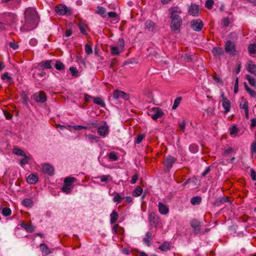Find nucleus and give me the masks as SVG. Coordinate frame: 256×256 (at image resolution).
<instances>
[{
    "instance_id": "obj_28",
    "label": "nucleus",
    "mask_w": 256,
    "mask_h": 256,
    "mask_svg": "<svg viewBox=\"0 0 256 256\" xmlns=\"http://www.w3.org/2000/svg\"><path fill=\"white\" fill-rule=\"evenodd\" d=\"M152 236V234L150 232H147L146 233L145 237L144 238V242L146 246H150L151 242V238Z\"/></svg>"
},
{
    "instance_id": "obj_34",
    "label": "nucleus",
    "mask_w": 256,
    "mask_h": 256,
    "mask_svg": "<svg viewBox=\"0 0 256 256\" xmlns=\"http://www.w3.org/2000/svg\"><path fill=\"white\" fill-rule=\"evenodd\" d=\"M229 130L230 134L232 137H235L239 131V129L236 126H234L230 128Z\"/></svg>"
},
{
    "instance_id": "obj_16",
    "label": "nucleus",
    "mask_w": 256,
    "mask_h": 256,
    "mask_svg": "<svg viewBox=\"0 0 256 256\" xmlns=\"http://www.w3.org/2000/svg\"><path fill=\"white\" fill-rule=\"evenodd\" d=\"M42 172L50 176H52L54 174V168L48 164H45L42 166Z\"/></svg>"
},
{
    "instance_id": "obj_11",
    "label": "nucleus",
    "mask_w": 256,
    "mask_h": 256,
    "mask_svg": "<svg viewBox=\"0 0 256 256\" xmlns=\"http://www.w3.org/2000/svg\"><path fill=\"white\" fill-rule=\"evenodd\" d=\"M34 100L38 102L43 103L47 100L46 92L44 91H40L34 94Z\"/></svg>"
},
{
    "instance_id": "obj_57",
    "label": "nucleus",
    "mask_w": 256,
    "mask_h": 256,
    "mask_svg": "<svg viewBox=\"0 0 256 256\" xmlns=\"http://www.w3.org/2000/svg\"><path fill=\"white\" fill-rule=\"evenodd\" d=\"M107 16L109 18H114L116 17L117 14L116 12H110L107 14Z\"/></svg>"
},
{
    "instance_id": "obj_5",
    "label": "nucleus",
    "mask_w": 256,
    "mask_h": 256,
    "mask_svg": "<svg viewBox=\"0 0 256 256\" xmlns=\"http://www.w3.org/2000/svg\"><path fill=\"white\" fill-rule=\"evenodd\" d=\"M148 114L154 120L161 118L164 114L163 111L158 108H152L150 109Z\"/></svg>"
},
{
    "instance_id": "obj_7",
    "label": "nucleus",
    "mask_w": 256,
    "mask_h": 256,
    "mask_svg": "<svg viewBox=\"0 0 256 256\" xmlns=\"http://www.w3.org/2000/svg\"><path fill=\"white\" fill-rule=\"evenodd\" d=\"M4 19L6 24L12 25L16 22L17 20V16L14 13L8 12L4 14Z\"/></svg>"
},
{
    "instance_id": "obj_6",
    "label": "nucleus",
    "mask_w": 256,
    "mask_h": 256,
    "mask_svg": "<svg viewBox=\"0 0 256 256\" xmlns=\"http://www.w3.org/2000/svg\"><path fill=\"white\" fill-rule=\"evenodd\" d=\"M109 132V127L105 121H102L98 128V134L102 137H105Z\"/></svg>"
},
{
    "instance_id": "obj_3",
    "label": "nucleus",
    "mask_w": 256,
    "mask_h": 256,
    "mask_svg": "<svg viewBox=\"0 0 256 256\" xmlns=\"http://www.w3.org/2000/svg\"><path fill=\"white\" fill-rule=\"evenodd\" d=\"M182 18L171 19L170 30L174 34L180 32V28L182 24Z\"/></svg>"
},
{
    "instance_id": "obj_18",
    "label": "nucleus",
    "mask_w": 256,
    "mask_h": 256,
    "mask_svg": "<svg viewBox=\"0 0 256 256\" xmlns=\"http://www.w3.org/2000/svg\"><path fill=\"white\" fill-rule=\"evenodd\" d=\"M221 96L222 98V105L226 113L228 112L230 110V100L224 97V94H222Z\"/></svg>"
},
{
    "instance_id": "obj_47",
    "label": "nucleus",
    "mask_w": 256,
    "mask_h": 256,
    "mask_svg": "<svg viewBox=\"0 0 256 256\" xmlns=\"http://www.w3.org/2000/svg\"><path fill=\"white\" fill-rule=\"evenodd\" d=\"M152 218L154 219V223L156 224L158 222L159 218L154 213H152L151 214H150L149 218L150 221H152Z\"/></svg>"
},
{
    "instance_id": "obj_39",
    "label": "nucleus",
    "mask_w": 256,
    "mask_h": 256,
    "mask_svg": "<svg viewBox=\"0 0 256 256\" xmlns=\"http://www.w3.org/2000/svg\"><path fill=\"white\" fill-rule=\"evenodd\" d=\"M246 78L248 81L249 84L252 86H256V81L254 78L250 76L247 74L246 75Z\"/></svg>"
},
{
    "instance_id": "obj_46",
    "label": "nucleus",
    "mask_w": 256,
    "mask_h": 256,
    "mask_svg": "<svg viewBox=\"0 0 256 256\" xmlns=\"http://www.w3.org/2000/svg\"><path fill=\"white\" fill-rule=\"evenodd\" d=\"M13 152L16 155L22 156L26 154L24 150L19 148H14L13 150Z\"/></svg>"
},
{
    "instance_id": "obj_32",
    "label": "nucleus",
    "mask_w": 256,
    "mask_h": 256,
    "mask_svg": "<svg viewBox=\"0 0 256 256\" xmlns=\"http://www.w3.org/2000/svg\"><path fill=\"white\" fill-rule=\"evenodd\" d=\"M124 232V228H122L120 227L118 224H115L112 228V232L114 234H122Z\"/></svg>"
},
{
    "instance_id": "obj_49",
    "label": "nucleus",
    "mask_w": 256,
    "mask_h": 256,
    "mask_svg": "<svg viewBox=\"0 0 256 256\" xmlns=\"http://www.w3.org/2000/svg\"><path fill=\"white\" fill-rule=\"evenodd\" d=\"M85 52L87 54H90L92 53V46L88 44H86L84 46Z\"/></svg>"
},
{
    "instance_id": "obj_40",
    "label": "nucleus",
    "mask_w": 256,
    "mask_h": 256,
    "mask_svg": "<svg viewBox=\"0 0 256 256\" xmlns=\"http://www.w3.org/2000/svg\"><path fill=\"white\" fill-rule=\"evenodd\" d=\"M55 68L56 70L62 71L64 69V65L60 61L57 60L55 64Z\"/></svg>"
},
{
    "instance_id": "obj_21",
    "label": "nucleus",
    "mask_w": 256,
    "mask_h": 256,
    "mask_svg": "<svg viewBox=\"0 0 256 256\" xmlns=\"http://www.w3.org/2000/svg\"><path fill=\"white\" fill-rule=\"evenodd\" d=\"M212 53L214 56H220L224 54L222 48L220 47H214L212 50Z\"/></svg>"
},
{
    "instance_id": "obj_61",
    "label": "nucleus",
    "mask_w": 256,
    "mask_h": 256,
    "mask_svg": "<svg viewBox=\"0 0 256 256\" xmlns=\"http://www.w3.org/2000/svg\"><path fill=\"white\" fill-rule=\"evenodd\" d=\"M138 179V176L137 175L135 174V175L133 176L132 178V180H130V183L132 184H134L136 182Z\"/></svg>"
},
{
    "instance_id": "obj_26",
    "label": "nucleus",
    "mask_w": 256,
    "mask_h": 256,
    "mask_svg": "<svg viewBox=\"0 0 256 256\" xmlns=\"http://www.w3.org/2000/svg\"><path fill=\"white\" fill-rule=\"evenodd\" d=\"M40 248L42 253V254L44 256H47L50 253V250L48 248L46 244H40Z\"/></svg>"
},
{
    "instance_id": "obj_42",
    "label": "nucleus",
    "mask_w": 256,
    "mask_h": 256,
    "mask_svg": "<svg viewBox=\"0 0 256 256\" xmlns=\"http://www.w3.org/2000/svg\"><path fill=\"white\" fill-rule=\"evenodd\" d=\"M182 98L181 97H178L174 100V104L172 106V110H176L182 101Z\"/></svg>"
},
{
    "instance_id": "obj_1",
    "label": "nucleus",
    "mask_w": 256,
    "mask_h": 256,
    "mask_svg": "<svg viewBox=\"0 0 256 256\" xmlns=\"http://www.w3.org/2000/svg\"><path fill=\"white\" fill-rule=\"evenodd\" d=\"M25 23L21 26L22 31H28L34 28L38 24V16L34 8H27L24 12Z\"/></svg>"
},
{
    "instance_id": "obj_14",
    "label": "nucleus",
    "mask_w": 256,
    "mask_h": 256,
    "mask_svg": "<svg viewBox=\"0 0 256 256\" xmlns=\"http://www.w3.org/2000/svg\"><path fill=\"white\" fill-rule=\"evenodd\" d=\"M113 97L116 100H118L120 98H123L125 100L128 99V96L126 92L117 90H114Z\"/></svg>"
},
{
    "instance_id": "obj_12",
    "label": "nucleus",
    "mask_w": 256,
    "mask_h": 256,
    "mask_svg": "<svg viewBox=\"0 0 256 256\" xmlns=\"http://www.w3.org/2000/svg\"><path fill=\"white\" fill-rule=\"evenodd\" d=\"M225 50L226 52L232 56L236 54V50L235 44L234 42L228 40L225 44Z\"/></svg>"
},
{
    "instance_id": "obj_45",
    "label": "nucleus",
    "mask_w": 256,
    "mask_h": 256,
    "mask_svg": "<svg viewBox=\"0 0 256 256\" xmlns=\"http://www.w3.org/2000/svg\"><path fill=\"white\" fill-rule=\"evenodd\" d=\"M11 210L8 208H4L2 210V214L4 216H10L11 214Z\"/></svg>"
},
{
    "instance_id": "obj_2",
    "label": "nucleus",
    "mask_w": 256,
    "mask_h": 256,
    "mask_svg": "<svg viewBox=\"0 0 256 256\" xmlns=\"http://www.w3.org/2000/svg\"><path fill=\"white\" fill-rule=\"evenodd\" d=\"M118 46H110V52L112 56H117L124 51V42L122 39H119Z\"/></svg>"
},
{
    "instance_id": "obj_30",
    "label": "nucleus",
    "mask_w": 256,
    "mask_h": 256,
    "mask_svg": "<svg viewBox=\"0 0 256 256\" xmlns=\"http://www.w3.org/2000/svg\"><path fill=\"white\" fill-rule=\"evenodd\" d=\"M145 26L148 31H152L155 26V24L150 20H147L145 22Z\"/></svg>"
},
{
    "instance_id": "obj_35",
    "label": "nucleus",
    "mask_w": 256,
    "mask_h": 256,
    "mask_svg": "<svg viewBox=\"0 0 256 256\" xmlns=\"http://www.w3.org/2000/svg\"><path fill=\"white\" fill-rule=\"evenodd\" d=\"M202 201V198L200 196H196L192 197L191 198L190 202L193 205H197L200 203Z\"/></svg>"
},
{
    "instance_id": "obj_50",
    "label": "nucleus",
    "mask_w": 256,
    "mask_h": 256,
    "mask_svg": "<svg viewBox=\"0 0 256 256\" xmlns=\"http://www.w3.org/2000/svg\"><path fill=\"white\" fill-rule=\"evenodd\" d=\"M110 160L112 161H116L118 160V156L114 152H112L110 153L108 155Z\"/></svg>"
},
{
    "instance_id": "obj_29",
    "label": "nucleus",
    "mask_w": 256,
    "mask_h": 256,
    "mask_svg": "<svg viewBox=\"0 0 256 256\" xmlns=\"http://www.w3.org/2000/svg\"><path fill=\"white\" fill-rule=\"evenodd\" d=\"M118 214L116 212L115 210H113L112 212L111 213L110 215V222L111 224H114L118 218Z\"/></svg>"
},
{
    "instance_id": "obj_64",
    "label": "nucleus",
    "mask_w": 256,
    "mask_h": 256,
    "mask_svg": "<svg viewBox=\"0 0 256 256\" xmlns=\"http://www.w3.org/2000/svg\"><path fill=\"white\" fill-rule=\"evenodd\" d=\"M251 178L254 180H256V172L253 170H250Z\"/></svg>"
},
{
    "instance_id": "obj_62",
    "label": "nucleus",
    "mask_w": 256,
    "mask_h": 256,
    "mask_svg": "<svg viewBox=\"0 0 256 256\" xmlns=\"http://www.w3.org/2000/svg\"><path fill=\"white\" fill-rule=\"evenodd\" d=\"M210 171V166H208L204 171L202 173V176H205L206 174H208Z\"/></svg>"
},
{
    "instance_id": "obj_33",
    "label": "nucleus",
    "mask_w": 256,
    "mask_h": 256,
    "mask_svg": "<svg viewBox=\"0 0 256 256\" xmlns=\"http://www.w3.org/2000/svg\"><path fill=\"white\" fill-rule=\"evenodd\" d=\"M240 108L244 109V110L246 116L247 118H248V104L247 102H244V103L240 104Z\"/></svg>"
},
{
    "instance_id": "obj_36",
    "label": "nucleus",
    "mask_w": 256,
    "mask_h": 256,
    "mask_svg": "<svg viewBox=\"0 0 256 256\" xmlns=\"http://www.w3.org/2000/svg\"><path fill=\"white\" fill-rule=\"evenodd\" d=\"M94 102L100 106L102 107H104L105 103L104 100L100 98L96 97L94 98Z\"/></svg>"
},
{
    "instance_id": "obj_23",
    "label": "nucleus",
    "mask_w": 256,
    "mask_h": 256,
    "mask_svg": "<svg viewBox=\"0 0 256 256\" xmlns=\"http://www.w3.org/2000/svg\"><path fill=\"white\" fill-rule=\"evenodd\" d=\"M20 226L29 232H32L34 230V227L32 224H28L23 222L21 223Z\"/></svg>"
},
{
    "instance_id": "obj_4",
    "label": "nucleus",
    "mask_w": 256,
    "mask_h": 256,
    "mask_svg": "<svg viewBox=\"0 0 256 256\" xmlns=\"http://www.w3.org/2000/svg\"><path fill=\"white\" fill-rule=\"evenodd\" d=\"M76 181V178L73 177H67L64 180V184L62 186V191L66 194L70 193L72 184Z\"/></svg>"
},
{
    "instance_id": "obj_19",
    "label": "nucleus",
    "mask_w": 256,
    "mask_h": 256,
    "mask_svg": "<svg viewBox=\"0 0 256 256\" xmlns=\"http://www.w3.org/2000/svg\"><path fill=\"white\" fill-rule=\"evenodd\" d=\"M200 222L196 220H193L190 222V226L194 229L196 234H198L200 232Z\"/></svg>"
},
{
    "instance_id": "obj_10",
    "label": "nucleus",
    "mask_w": 256,
    "mask_h": 256,
    "mask_svg": "<svg viewBox=\"0 0 256 256\" xmlns=\"http://www.w3.org/2000/svg\"><path fill=\"white\" fill-rule=\"evenodd\" d=\"M169 12L170 14V19L182 18L180 16L182 14V10L178 6L172 7L169 10Z\"/></svg>"
},
{
    "instance_id": "obj_55",
    "label": "nucleus",
    "mask_w": 256,
    "mask_h": 256,
    "mask_svg": "<svg viewBox=\"0 0 256 256\" xmlns=\"http://www.w3.org/2000/svg\"><path fill=\"white\" fill-rule=\"evenodd\" d=\"M169 248L168 244H164L159 246V249L162 251H166Z\"/></svg>"
},
{
    "instance_id": "obj_44",
    "label": "nucleus",
    "mask_w": 256,
    "mask_h": 256,
    "mask_svg": "<svg viewBox=\"0 0 256 256\" xmlns=\"http://www.w3.org/2000/svg\"><path fill=\"white\" fill-rule=\"evenodd\" d=\"M124 198L122 196L119 194H116V195L113 198L112 200L114 202L119 204L122 202Z\"/></svg>"
},
{
    "instance_id": "obj_13",
    "label": "nucleus",
    "mask_w": 256,
    "mask_h": 256,
    "mask_svg": "<svg viewBox=\"0 0 256 256\" xmlns=\"http://www.w3.org/2000/svg\"><path fill=\"white\" fill-rule=\"evenodd\" d=\"M176 159L172 156H168L166 158L164 164L167 170H169L172 167V164L176 162Z\"/></svg>"
},
{
    "instance_id": "obj_25",
    "label": "nucleus",
    "mask_w": 256,
    "mask_h": 256,
    "mask_svg": "<svg viewBox=\"0 0 256 256\" xmlns=\"http://www.w3.org/2000/svg\"><path fill=\"white\" fill-rule=\"evenodd\" d=\"M244 84L245 89L247 92L248 93L251 97L256 98V92L249 88L246 82H244Z\"/></svg>"
},
{
    "instance_id": "obj_63",
    "label": "nucleus",
    "mask_w": 256,
    "mask_h": 256,
    "mask_svg": "<svg viewBox=\"0 0 256 256\" xmlns=\"http://www.w3.org/2000/svg\"><path fill=\"white\" fill-rule=\"evenodd\" d=\"M30 44L32 46H36L37 44V40L35 38H32L30 40Z\"/></svg>"
},
{
    "instance_id": "obj_43",
    "label": "nucleus",
    "mask_w": 256,
    "mask_h": 256,
    "mask_svg": "<svg viewBox=\"0 0 256 256\" xmlns=\"http://www.w3.org/2000/svg\"><path fill=\"white\" fill-rule=\"evenodd\" d=\"M248 52L250 54H256V44H251L248 46Z\"/></svg>"
},
{
    "instance_id": "obj_24",
    "label": "nucleus",
    "mask_w": 256,
    "mask_h": 256,
    "mask_svg": "<svg viewBox=\"0 0 256 256\" xmlns=\"http://www.w3.org/2000/svg\"><path fill=\"white\" fill-rule=\"evenodd\" d=\"M96 12L100 14L103 18H106L107 16L106 10L102 6H98Z\"/></svg>"
},
{
    "instance_id": "obj_52",
    "label": "nucleus",
    "mask_w": 256,
    "mask_h": 256,
    "mask_svg": "<svg viewBox=\"0 0 256 256\" xmlns=\"http://www.w3.org/2000/svg\"><path fill=\"white\" fill-rule=\"evenodd\" d=\"M1 78L2 80H7V81H10L12 79V78L8 76V72H5L4 74H2L1 76Z\"/></svg>"
},
{
    "instance_id": "obj_51",
    "label": "nucleus",
    "mask_w": 256,
    "mask_h": 256,
    "mask_svg": "<svg viewBox=\"0 0 256 256\" xmlns=\"http://www.w3.org/2000/svg\"><path fill=\"white\" fill-rule=\"evenodd\" d=\"M214 2L213 0H207L206 2L205 6L208 9H211L214 5Z\"/></svg>"
},
{
    "instance_id": "obj_53",
    "label": "nucleus",
    "mask_w": 256,
    "mask_h": 256,
    "mask_svg": "<svg viewBox=\"0 0 256 256\" xmlns=\"http://www.w3.org/2000/svg\"><path fill=\"white\" fill-rule=\"evenodd\" d=\"M110 178H111L110 175H102L100 176V181L102 182H107Z\"/></svg>"
},
{
    "instance_id": "obj_9",
    "label": "nucleus",
    "mask_w": 256,
    "mask_h": 256,
    "mask_svg": "<svg viewBox=\"0 0 256 256\" xmlns=\"http://www.w3.org/2000/svg\"><path fill=\"white\" fill-rule=\"evenodd\" d=\"M203 26V22L200 19L194 20L190 22V28L194 31L199 32L201 30Z\"/></svg>"
},
{
    "instance_id": "obj_54",
    "label": "nucleus",
    "mask_w": 256,
    "mask_h": 256,
    "mask_svg": "<svg viewBox=\"0 0 256 256\" xmlns=\"http://www.w3.org/2000/svg\"><path fill=\"white\" fill-rule=\"evenodd\" d=\"M144 136H145L144 134L138 135L136 138V143L137 144H140L142 140L144 138Z\"/></svg>"
},
{
    "instance_id": "obj_58",
    "label": "nucleus",
    "mask_w": 256,
    "mask_h": 256,
    "mask_svg": "<svg viewBox=\"0 0 256 256\" xmlns=\"http://www.w3.org/2000/svg\"><path fill=\"white\" fill-rule=\"evenodd\" d=\"M9 46L11 48H12L14 50H16L18 48V44L14 42H10L9 43Z\"/></svg>"
},
{
    "instance_id": "obj_60",
    "label": "nucleus",
    "mask_w": 256,
    "mask_h": 256,
    "mask_svg": "<svg viewBox=\"0 0 256 256\" xmlns=\"http://www.w3.org/2000/svg\"><path fill=\"white\" fill-rule=\"evenodd\" d=\"M251 152L252 154L256 153V142H254L252 144Z\"/></svg>"
},
{
    "instance_id": "obj_59",
    "label": "nucleus",
    "mask_w": 256,
    "mask_h": 256,
    "mask_svg": "<svg viewBox=\"0 0 256 256\" xmlns=\"http://www.w3.org/2000/svg\"><path fill=\"white\" fill-rule=\"evenodd\" d=\"M238 78H236V82L234 84V92L235 93H236L238 92Z\"/></svg>"
},
{
    "instance_id": "obj_41",
    "label": "nucleus",
    "mask_w": 256,
    "mask_h": 256,
    "mask_svg": "<svg viewBox=\"0 0 256 256\" xmlns=\"http://www.w3.org/2000/svg\"><path fill=\"white\" fill-rule=\"evenodd\" d=\"M69 70L73 77L76 78L78 76V71L76 67H70Z\"/></svg>"
},
{
    "instance_id": "obj_31",
    "label": "nucleus",
    "mask_w": 256,
    "mask_h": 256,
    "mask_svg": "<svg viewBox=\"0 0 256 256\" xmlns=\"http://www.w3.org/2000/svg\"><path fill=\"white\" fill-rule=\"evenodd\" d=\"M247 70L256 76V64L250 62L248 64Z\"/></svg>"
},
{
    "instance_id": "obj_15",
    "label": "nucleus",
    "mask_w": 256,
    "mask_h": 256,
    "mask_svg": "<svg viewBox=\"0 0 256 256\" xmlns=\"http://www.w3.org/2000/svg\"><path fill=\"white\" fill-rule=\"evenodd\" d=\"M52 60H44L38 63V68L40 70L50 69L52 68L51 63Z\"/></svg>"
},
{
    "instance_id": "obj_56",
    "label": "nucleus",
    "mask_w": 256,
    "mask_h": 256,
    "mask_svg": "<svg viewBox=\"0 0 256 256\" xmlns=\"http://www.w3.org/2000/svg\"><path fill=\"white\" fill-rule=\"evenodd\" d=\"M190 150L192 152L194 153L198 151V148L195 144H191L190 146Z\"/></svg>"
},
{
    "instance_id": "obj_8",
    "label": "nucleus",
    "mask_w": 256,
    "mask_h": 256,
    "mask_svg": "<svg viewBox=\"0 0 256 256\" xmlns=\"http://www.w3.org/2000/svg\"><path fill=\"white\" fill-rule=\"evenodd\" d=\"M56 12L60 16H64L70 13L67 6L63 4H60L56 6L54 8Z\"/></svg>"
},
{
    "instance_id": "obj_17",
    "label": "nucleus",
    "mask_w": 256,
    "mask_h": 256,
    "mask_svg": "<svg viewBox=\"0 0 256 256\" xmlns=\"http://www.w3.org/2000/svg\"><path fill=\"white\" fill-rule=\"evenodd\" d=\"M188 14L194 16H198L199 14V8L196 4H191L188 9Z\"/></svg>"
},
{
    "instance_id": "obj_38",
    "label": "nucleus",
    "mask_w": 256,
    "mask_h": 256,
    "mask_svg": "<svg viewBox=\"0 0 256 256\" xmlns=\"http://www.w3.org/2000/svg\"><path fill=\"white\" fill-rule=\"evenodd\" d=\"M24 158L22 159L20 161V164L22 166H24L28 164L30 158L26 156V154L23 156Z\"/></svg>"
},
{
    "instance_id": "obj_20",
    "label": "nucleus",
    "mask_w": 256,
    "mask_h": 256,
    "mask_svg": "<svg viewBox=\"0 0 256 256\" xmlns=\"http://www.w3.org/2000/svg\"><path fill=\"white\" fill-rule=\"evenodd\" d=\"M38 179V176L36 174H32L27 178L26 182L30 184H35Z\"/></svg>"
},
{
    "instance_id": "obj_37",
    "label": "nucleus",
    "mask_w": 256,
    "mask_h": 256,
    "mask_svg": "<svg viewBox=\"0 0 256 256\" xmlns=\"http://www.w3.org/2000/svg\"><path fill=\"white\" fill-rule=\"evenodd\" d=\"M143 192L142 189L140 186H137L133 192V196L136 197L140 196Z\"/></svg>"
},
{
    "instance_id": "obj_48",
    "label": "nucleus",
    "mask_w": 256,
    "mask_h": 256,
    "mask_svg": "<svg viewBox=\"0 0 256 256\" xmlns=\"http://www.w3.org/2000/svg\"><path fill=\"white\" fill-rule=\"evenodd\" d=\"M67 127L71 132H74L76 130H80V125L72 126L68 124L67 125Z\"/></svg>"
},
{
    "instance_id": "obj_22",
    "label": "nucleus",
    "mask_w": 256,
    "mask_h": 256,
    "mask_svg": "<svg viewBox=\"0 0 256 256\" xmlns=\"http://www.w3.org/2000/svg\"><path fill=\"white\" fill-rule=\"evenodd\" d=\"M158 210L162 214H166L168 212V206L162 202L158 203Z\"/></svg>"
},
{
    "instance_id": "obj_27",
    "label": "nucleus",
    "mask_w": 256,
    "mask_h": 256,
    "mask_svg": "<svg viewBox=\"0 0 256 256\" xmlns=\"http://www.w3.org/2000/svg\"><path fill=\"white\" fill-rule=\"evenodd\" d=\"M22 203L23 206L28 208H32L34 205L33 201L30 198H28L24 199Z\"/></svg>"
}]
</instances>
